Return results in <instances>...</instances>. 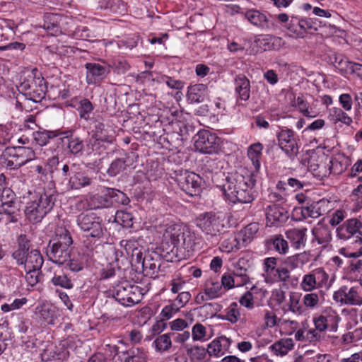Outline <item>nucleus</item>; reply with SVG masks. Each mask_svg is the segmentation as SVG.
Returning a JSON list of instances; mask_svg holds the SVG:
<instances>
[{"mask_svg": "<svg viewBox=\"0 0 362 362\" xmlns=\"http://www.w3.org/2000/svg\"><path fill=\"white\" fill-rule=\"evenodd\" d=\"M255 175L245 169L229 173L226 199L232 204H248L255 200Z\"/></svg>", "mask_w": 362, "mask_h": 362, "instance_id": "f257e3e1", "label": "nucleus"}, {"mask_svg": "<svg viewBox=\"0 0 362 362\" xmlns=\"http://www.w3.org/2000/svg\"><path fill=\"white\" fill-rule=\"evenodd\" d=\"M25 204L24 209L26 218L32 223H38L53 209L56 196L45 192H31L28 190L23 196Z\"/></svg>", "mask_w": 362, "mask_h": 362, "instance_id": "f03ea898", "label": "nucleus"}, {"mask_svg": "<svg viewBox=\"0 0 362 362\" xmlns=\"http://www.w3.org/2000/svg\"><path fill=\"white\" fill-rule=\"evenodd\" d=\"M18 247L11 255L18 266L25 271L41 270L44 259L40 250L31 249L30 240L25 234H21L17 239Z\"/></svg>", "mask_w": 362, "mask_h": 362, "instance_id": "7ed1b4c3", "label": "nucleus"}, {"mask_svg": "<svg viewBox=\"0 0 362 362\" xmlns=\"http://www.w3.org/2000/svg\"><path fill=\"white\" fill-rule=\"evenodd\" d=\"M72 243V238L68 230H58L55 237L48 244L47 255L49 259L58 264H64L70 258L69 247Z\"/></svg>", "mask_w": 362, "mask_h": 362, "instance_id": "20e7f679", "label": "nucleus"}, {"mask_svg": "<svg viewBox=\"0 0 362 362\" xmlns=\"http://www.w3.org/2000/svg\"><path fill=\"white\" fill-rule=\"evenodd\" d=\"M197 226L208 237L212 245L218 243V237L225 231V218L221 214L206 212L196 219Z\"/></svg>", "mask_w": 362, "mask_h": 362, "instance_id": "39448f33", "label": "nucleus"}, {"mask_svg": "<svg viewBox=\"0 0 362 362\" xmlns=\"http://www.w3.org/2000/svg\"><path fill=\"white\" fill-rule=\"evenodd\" d=\"M16 88L22 98L34 103L40 102L45 96L46 86L43 78L29 75Z\"/></svg>", "mask_w": 362, "mask_h": 362, "instance_id": "423d86ee", "label": "nucleus"}, {"mask_svg": "<svg viewBox=\"0 0 362 362\" xmlns=\"http://www.w3.org/2000/svg\"><path fill=\"white\" fill-rule=\"evenodd\" d=\"M77 224L80 229L86 233L87 237L100 239L106 230L103 218L93 211H86L77 216Z\"/></svg>", "mask_w": 362, "mask_h": 362, "instance_id": "0eeeda50", "label": "nucleus"}, {"mask_svg": "<svg viewBox=\"0 0 362 362\" xmlns=\"http://www.w3.org/2000/svg\"><path fill=\"white\" fill-rule=\"evenodd\" d=\"M144 288L124 281L118 284L113 290V297L124 306H132L139 303L143 298Z\"/></svg>", "mask_w": 362, "mask_h": 362, "instance_id": "6e6552de", "label": "nucleus"}, {"mask_svg": "<svg viewBox=\"0 0 362 362\" xmlns=\"http://www.w3.org/2000/svg\"><path fill=\"white\" fill-rule=\"evenodd\" d=\"M194 139V147L200 153L211 154L217 152L219 148L220 139L209 130L199 131Z\"/></svg>", "mask_w": 362, "mask_h": 362, "instance_id": "1a4fd4ad", "label": "nucleus"}, {"mask_svg": "<svg viewBox=\"0 0 362 362\" xmlns=\"http://www.w3.org/2000/svg\"><path fill=\"white\" fill-rule=\"evenodd\" d=\"M278 145L286 156L293 160L298 153V138L293 130L282 129L276 134Z\"/></svg>", "mask_w": 362, "mask_h": 362, "instance_id": "9d476101", "label": "nucleus"}, {"mask_svg": "<svg viewBox=\"0 0 362 362\" xmlns=\"http://www.w3.org/2000/svg\"><path fill=\"white\" fill-rule=\"evenodd\" d=\"M333 299L341 305H361L362 285H356L351 288L341 286L333 294Z\"/></svg>", "mask_w": 362, "mask_h": 362, "instance_id": "9b49d317", "label": "nucleus"}, {"mask_svg": "<svg viewBox=\"0 0 362 362\" xmlns=\"http://www.w3.org/2000/svg\"><path fill=\"white\" fill-rule=\"evenodd\" d=\"M362 223L356 218L345 221L337 228V235L341 240L354 239L355 243L362 245Z\"/></svg>", "mask_w": 362, "mask_h": 362, "instance_id": "f8f14e48", "label": "nucleus"}, {"mask_svg": "<svg viewBox=\"0 0 362 362\" xmlns=\"http://www.w3.org/2000/svg\"><path fill=\"white\" fill-rule=\"evenodd\" d=\"M178 185L187 194L193 197L199 194L202 178L197 174L185 170L177 178Z\"/></svg>", "mask_w": 362, "mask_h": 362, "instance_id": "ddd939ff", "label": "nucleus"}, {"mask_svg": "<svg viewBox=\"0 0 362 362\" xmlns=\"http://www.w3.org/2000/svg\"><path fill=\"white\" fill-rule=\"evenodd\" d=\"M267 226H281L288 219V211L279 204H269L265 208Z\"/></svg>", "mask_w": 362, "mask_h": 362, "instance_id": "4468645a", "label": "nucleus"}, {"mask_svg": "<svg viewBox=\"0 0 362 362\" xmlns=\"http://www.w3.org/2000/svg\"><path fill=\"white\" fill-rule=\"evenodd\" d=\"M86 78L88 83H97L103 81L108 74L110 69L107 66L98 63H86Z\"/></svg>", "mask_w": 362, "mask_h": 362, "instance_id": "2eb2a0df", "label": "nucleus"}, {"mask_svg": "<svg viewBox=\"0 0 362 362\" xmlns=\"http://www.w3.org/2000/svg\"><path fill=\"white\" fill-rule=\"evenodd\" d=\"M17 146L7 147L0 155V165L10 169H17L23 166Z\"/></svg>", "mask_w": 362, "mask_h": 362, "instance_id": "dca6fc26", "label": "nucleus"}, {"mask_svg": "<svg viewBox=\"0 0 362 362\" xmlns=\"http://www.w3.org/2000/svg\"><path fill=\"white\" fill-rule=\"evenodd\" d=\"M306 228H293L287 230L285 233L286 238L288 240L291 245L296 250L304 249L307 243Z\"/></svg>", "mask_w": 362, "mask_h": 362, "instance_id": "f3484780", "label": "nucleus"}, {"mask_svg": "<svg viewBox=\"0 0 362 362\" xmlns=\"http://www.w3.org/2000/svg\"><path fill=\"white\" fill-rule=\"evenodd\" d=\"M20 208L16 202L12 201L8 203L1 204L0 218L2 222L16 223L20 218Z\"/></svg>", "mask_w": 362, "mask_h": 362, "instance_id": "a211bd4d", "label": "nucleus"}, {"mask_svg": "<svg viewBox=\"0 0 362 362\" xmlns=\"http://www.w3.org/2000/svg\"><path fill=\"white\" fill-rule=\"evenodd\" d=\"M60 135H63L62 140H67L66 148L69 153L74 156H80L83 154V151L86 148L81 138L74 136L71 131L60 132Z\"/></svg>", "mask_w": 362, "mask_h": 362, "instance_id": "6ab92c4d", "label": "nucleus"}, {"mask_svg": "<svg viewBox=\"0 0 362 362\" xmlns=\"http://www.w3.org/2000/svg\"><path fill=\"white\" fill-rule=\"evenodd\" d=\"M241 15L250 22L252 25L261 28H269V19L266 14L255 8H250L246 10Z\"/></svg>", "mask_w": 362, "mask_h": 362, "instance_id": "aec40b11", "label": "nucleus"}, {"mask_svg": "<svg viewBox=\"0 0 362 362\" xmlns=\"http://www.w3.org/2000/svg\"><path fill=\"white\" fill-rule=\"evenodd\" d=\"M313 238L312 243H317L325 247L332 240V233L329 228L324 224L318 223L312 229Z\"/></svg>", "mask_w": 362, "mask_h": 362, "instance_id": "412c9836", "label": "nucleus"}, {"mask_svg": "<svg viewBox=\"0 0 362 362\" xmlns=\"http://www.w3.org/2000/svg\"><path fill=\"white\" fill-rule=\"evenodd\" d=\"M186 228L179 225L168 226L163 233L165 240H170L173 247L181 248L182 243V233H185ZM173 248L171 252L173 251Z\"/></svg>", "mask_w": 362, "mask_h": 362, "instance_id": "4be33fe9", "label": "nucleus"}, {"mask_svg": "<svg viewBox=\"0 0 362 362\" xmlns=\"http://www.w3.org/2000/svg\"><path fill=\"white\" fill-rule=\"evenodd\" d=\"M57 310L52 304L45 302L35 308V315L41 322L53 324Z\"/></svg>", "mask_w": 362, "mask_h": 362, "instance_id": "5701e85b", "label": "nucleus"}, {"mask_svg": "<svg viewBox=\"0 0 362 362\" xmlns=\"http://www.w3.org/2000/svg\"><path fill=\"white\" fill-rule=\"evenodd\" d=\"M235 91L238 94V99L247 101L250 97V82L243 74H238L234 78Z\"/></svg>", "mask_w": 362, "mask_h": 362, "instance_id": "b1692460", "label": "nucleus"}, {"mask_svg": "<svg viewBox=\"0 0 362 362\" xmlns=\"http://www.w3.org/2000/svg\"><path fill=\"white\" fill-rule=\"evenodd\" d=\"M325 204V202L320 200L316 202L307 203L305 206H302L299 209H296V211L298 210L300 211V214L302 218L303 219H307L308 218H317L322 216L325 211V210L322 209V205Z\"/></svg>", "mask_w": 362, "mask_h": 362, "instance_id": "393cba45", "label": "nucleus"}, {"mask_svg": "<svg viewBox=\"0 0 362 362\" xmlns=\"http://www.w3.org/2000/svg\"><path fill=\"white\" fill-rule=\"evenodd\" d=\"M207 86L202 83L190 86L187 93V100L190 103L204 102L207 96Z\"/></svg>", "mask_w": 362, "mask_h": 362, "instance_id": "a878e982", "label": "nucleus"}, {"mask_svg": "<svg viewBox=\"0 0 362 362\" xmlns=\"http://www.w3.org/2000/svg\"><path fill=\"white\" fill-rule=\"evenodd\" d=\"M119 245L125 250L127 255H131L132 262L135 263L136 261H141L143 255L137 240L135 239L122 240Z\"/></svg>", "mask_w": 362, "mask_h": 362, "instance_id": "bb28decb", "label": "nucleus"}, {"mask_svg": "<svg viewBox=\"0 0 362 362\" xmlns=\"http://www.w3.org/2000/svg\"><path fill=\"white\" fill-rule=\"evenodd\" d=\"M72 102L74 103L73 106L76 108L80 117L88 120L94 109L92 103L88 99L81 97L75 98Z\"/></svg>", "mask_w": 362, "mask_h": 362, "instance_id": "cd10ccee", "label": "nucleus"}, {"mask_svg": "<svg viewBox=\"0 0 362 362\" xmlns=\"http://www.w3.org/2000/svg\"><path fill=\"white\" fill-rule=\"evenodd\" d=\"M50 281L54 286L65 289H71L74 287L71 278L60 269L54 271L53 276L51 278Z\"/></svg>", "mask_w": 362, "mask_h": 362, "instance_id": "c85d7f7f", "label": "nucleus"}, {"mask_svg": "<svg viewBox=\"0 0 362 362\" xmlns=\"http://www.w3.org/2000/svg\"><path fill=\"white\" fill-rule=\"evenodd\" d=\"M100 6L104 9H108L111 12L122 15L127 11V4L122 0H100Z\"/></svg>", "mask_w": 362, "mask_h": 362, "instance_id": "c756f323", "label": "nucleus"}, {"mask_svg": "<svg viewBox=\"0 0 362 362\" xmlns=\"http://www.w3.org/2000/svg\"><path fill=\"white\" fill-rule=\"evenodd\" d=\"M69 183L71 189H76L90 185L92 183V180L84 173L75 170L73 175L69 177Z\"/></svg>", "mask_w": 362, "mask_h": 362, "instance_id": "7c9ffc66", "label": "nucleus"}, {"mask_svg": "<svg viewBox=\"0 0 362 362\" xmlns=\"http://www.w3.org/2000/svg\"><path fill=\"white\" fill-rule=\"evenodd\" d=\"M60 135V132L54 131H36L33 134V139L35 142L40 146H44L47 145L49 140L53 139Z\"/></svg>", "mask_w": 362, "mask_h": 362, "instance_id": "2f4dec72", "label": "nucleus"}, {"mask_svg": "<svg viewBox=\"0 0 362 362\" xmlns=\"http://www.w3.org/2000/svg\"><path fill=\"white\" fill-rule=\"evenodd\" d=\"M267 243L281 255L286 254L289 250L287 240L281 235L271 238Z\"/></svg>", "mask_w": 362, "mask_h": 362, "instance_id": "473e14b6", "label": "nucleus"}, {"mask_svg": "<svg viewBox=\"0 0 362 362\" xmlns=\"http://www.w3.org/2000/svg\"><path fill=\"white\" fill-rule=\"evenodd\" d=\"M109 188L102 192L100 194H96L93 197L95 201L93 207L95 209L108 208L112 206V202L110 199Z\"/></svg>", "mask_w": 362, "mask_h": 362, "instance_id": "72a5a7b5", "label": "nucleus"}, {"mask_svg": "<svg viewBox=\"0 0 362 362\" xmlns=\"http://www.w3.org/2000/svg\"><path fill=\"white\" fill-rule=\"evenodd\" d=\"M106 144H108L106 141H100L98 138L91 136L86 144V150L88 154H90L94 151L100 154L105 150Z\"/></svg>", "mask_w": 362, "mask_h": 362, "instance_id": "f704fd0d", "label": "nucleus"}, {"mask_svg": "<svg viewBox=\"0 0 362 362\" xmlns=\"http://www.w3.org/2000/svg\"><path fill=\"white\" fill-rule=\"evenodd\" d=\"M229 181V173L226 175L223 172H217L212 176L213 183L223 192L224 196H226L228 183Z\"/></svg>", "mask_w": 362, "mask_h": 362, "instance_id": "c9c22d12", "label": "nucleus"}, {"mask_svg": "<svg viewBox=\"0 0 362 362\" xmlns=\"http://www.w3.org/2000/svg\"><path fill=\"white\" fill-rule=\"evenodd\" d=\"M332 63L342 74H348L352 62L349 61L346 57L341 54H334Z\"/></svg>", "mask_w": 362, "mask_h": 362, "instance_id": "e433bc0d", "label": "nucleus"}, {"mask_svg": "<svg viewBox=\"0 0 362 362\" xmlns=\"http://www.w3.org/2000/svg\"><path fill=\"white\" fill-rule=\"evenodd\" d=\"M226 315L222 319L229 321L232 324L236 323L240 317V308L237 303H232L228 308L226 309Z\"/></svg>", "mask_w": 362, "mask_h": 362, "instance_id": "4c0bfd02", "label": "nucleus"}, {"mask_svg": "<svg viewBox=\"0 0 362 362\" xmlns=\"http://www.w3.org/2000/svg\"><path fill=\"white\" fill-rule=\"evenodd\" d=\"M94 133L92 136L100 139V141H106L107 144H112L113 137L107 134V132L105 128V124L101 122H97L94 127Z\"/></svg>", "mask_w": 362, "mask_h": 362, "instance_id": "58836bf2", "label": "nucleus"}, {"mask_svg": "<svg viewBox=\"0 0 362 362\" xmlns=\"http://www.w3.org/2000/svg\"><path fill=\"white\" fill-rule=\"evenodd\" d=\"M259 224L255 222L251 223L245 226V228L242 230L243 242L245 244L250 243L256 233L259 231Z\"/></svg>", "mask_w": 362, "mask_h": 362, "instance_id": "ea45409f", "label": "nucleus"}, {"mask_svg": "<svg viewBox=\"0 0 362 362\" xmlns=\"http://www.w3.org/2000/svg\"><path fill=\"white\" fill-rule=\"evenodd\" d=\"M222 286L218 281H209L206 284L204 289L208 298L214 299L219 297L222 294Z\"/></svg>", "mask_w": 362, "mask_h": 362, "instance_id": "a19ab883", "label": "nucleus"}, {"mask_svg": "<svg viewBox=\"0 0 362 362\" xmlns=\"http://www.w3.org/2000/svg\"><path fill=\"white\" fill-rule=\"evenodd\" d=\"M109 192L110 195H111L110 199L112 202V206L117 204L126 205L129 202V198L122 191L109 188Z\"/></svg>", "mask_w": 362, "mask_h": 362, "instance_id": "79ce46f5", "label": "nucleus"}, {"mask_svg": "<svg viewBox=\"0 0 362 362\" xmlns=\"http://www.w3.org/2000/svg\"><path fill=\"white\" fill-rule=\"evenodd\" d=\"M126 167V161L123 158H117L110 163L107 173L110 176L114 177L124 171Z\"/></svg>", "mask_w": 362, "mask_h": 362, "instance_id": "37998d69", "label": "nucleus"}, {"mask_svg": "<svg viewBox=\"0 0 362 362\" xmlns=\"http://www.w3.org/2000/svg\"><path fill=\"white\" fill-rule=\"evenodd\" d=\"M227 341L228 339L226 337H221L220 339H215L212 341L206 349L208 355L209 356H219L220 355L223 354L222 352V345L221 341Z\"/></svg>", "mask_w": 362, "mask_h": 362, "instance_id": "c03bdc74", "label": "nucleus"}, {"mask_svg": "<svg viewBox=\"0 0 362 362\" xmlns=\"http://www.w3.org/2000/svg\"><path fill=\"white\" fill-rule=\"evenodd\" d=\"M18 152L23 165L28 162L35 159V153L32 148L25 146H17Z\"/></svg>", "mask_w": 362, "mask_h": 362, "instance_id": "a18cd8bd", "label": "nucleus"}, {"mask_svg": "<svg viewBox=\"0 0 362 362\" xmlns=\"http://www.w3.org/2000/svg\"><path fill=\"white\" fill-rule=\"evenodd\" d=\"M272 39H274V41H278L279 42L281 40V38H272L269 35H260L255 37L254 42L260 49L267 50L271 49L270 42Z\"/></svg>", "mask_w": 362, "mask_h": 362, "instance_id": "49530a36", "label": "nucleus"}, {"mask_svg": "<svg viewBox=\"0 0 362 362\" xmlns=\"http://www.w3.org/2000/svg\"><path fill=\"white\" fill-rule=\"evenodd\" d=\"M152 261L153 258H151L150 255H146L144 257H143L142 255L141 261H136L135 263L141 264L144 270L148 269L149 274H153L158 270L159 266Z\"/></svg>", "mask_w": 362, "mask_h": 362, "instance_id": "de8ad7c7", "label": "nucleus"}, {"mask_svg": "<svg viewBox=\"0 0 362 362\" xmlns=\"http://www.w3.org/2000/svg\"><path fill=\"white\" fill-rule=\"evenodd\" d=\"M288 310L293 313L300 314L302 313L303 307L300 304V296L298 293H290Z\"/></svg>", "mask_w": 362, "mask_h": 362, "instance_id": "09e8293b", "label": "nucleus"}, {"mask_svg": "<svg viewBox=\"0 0 362 362\" xmlns=\"http://www.w3.org/2000/svg\"><path fill=\"white\" fill-rule=\"evenodd\" d=\"M156 347L159 351H167L171 346L170 337L168 334L158 337L154 341Z\"/></svg>", "mask_w": 362, "mask_h": 362, "instance_id": "8fccbe9b", "label": "nucleus"}, {"mask_svg": "<svg viewBox=\"0 0 362 362\" xmlns=\"http://www.w3.org/2000/svg\"><path fill=\"white\" fill-rule=\"evenodd\" d=\"M220 249L224 252H231L239 249L238 242L235 238L230 237L225 239L221 244Z\"/></svg>", "mask_w": 362, "mask_h": 362, "instance_id": "3c124183", "label": "nucleus"}, {"mask_svg": "<svg viewBox=\"0 0 362 362\" xmlns=\"http://www.w3.org/2000/svg\"><path fill=\"white\" fill-rule=\"evenodd\" d=\"M130 362H146L148 356L142 349L134 348L129 349Z\"/></svg>", "mask_w": 362, "mask_h": 362, "instance_id": "603ef678", "label": "nucleus"}, {"mask_svg": "<svg viewBox=\"0 0 362 362\" xmlns=\"http://www.w3.org/2000/svg\"><path fill=\"white\" fill-rule=\"evenodd\" d=\"M58 16L57 14H49L46 16V20L44 23V28L51 31L57 33L59 30L58 25Z\"/></svg>", "mask_w": 362, "mask_h": 362, "instance_id": "864d4df0", "label": "nucleus"}, {"mask_svg": "<svg viewBox=\"0 0 362 362\" xmlns=\"http://www.w3.org/2000/svg\"><path fill=\"white\" fill-rule=\"evenodd\" d=\"M26 303L27 299L25 298H17L15 299L11 304L4 303L1 305V310L4 313L10 312L11 310L21 308Z\"/></svg>", "mask_w": 362, "mask_h": 362, "instance_id": "5fc2aeb1", "label": "nucleus"}, {"mask_svg": "<svg viewBox=\"0 0 362 362\" xmlns=\"http://www.w3.org/2000/svg\"><path fill=\"white\" fill-rule=\"evenodd\" d=\"M317 281L315 280V277L313 276L312 272L308 274H305L303 276V281L301 282V287L304 291H312L317 286Z\"/></svg>", "mask_w": 362, "mask_h": 362, "instance_id": "6e6d98bb", "label": "nucleus"}, {"mask_svg": "<svg viewBox=\"0 0 362 362\" xmlns=\"http://www.w3.org/2000/svg\"><path fill=\"white\" fill-rule=\"evenodd\" d=\"M190 354L192 359L197 360L199 362L206 361L208 355L207 350L204 347L194 346L190 350Z\"/></svg>", "mask_w": 362, "mask_h": 362, "instance_id": "4d7b16f0", "label": "nucleus"}, {"mask_svg": "<svg viewBox=\"0 0 362 362\" xmlns=\"http://www.w3.org/2000/svg\"><path fill=\"white\" fill-rule=\"evenodd\" d=\"M331 320H332L331 317L328 318L324 315H320L317 317H315L313 319V322L316 330L319 331L320 332L326 330L329 327V322Z\"/></svg>", "mask_w": 362, "mask_h": 362, "instance_id": "13d9d810", "label": "nucleus"}, {"mask_svg": "<svg viewBox=\"0 0 362 362\" xmlns=\"http://www.w3.org/2000/svg\"><path fill=\"white\" fill-rule=\"evenodd\" d=\"M262 148V144L260 143L252 144L249 147L247 154L253 163L258 162Z\"/></svg>", "mask_w": 362, "mask_h": 362, "instance_id": "bf43d9fd", "label": "nucleus"}, {"mask_svg": "<svg viewBox=\"0 0 362 362\" xmlns=\"http://www.w3.org/2000/svg\"><path fill=\"white\" fill-rule=\"evenodd\" d=\"M287 30L296 37H302V33L299 25V18L296 16H291Z\"/></svg>", "mask_w": 362, "mask_h": 362, "instance_id": "052dcab7", "label": "nucleus"}, {"mask_svg": "<svg viewBox=\"0 0 362 362\" xmlns=\"http://www.w3.org/2000/svg\"><path fill=\"white\" fill-rule=\"evenodd\" d=\"M182 243L181 249L192 250L194 245V235L189 230L186 229L185 233H182Z\"/></svg>", "mask_w": 362, "mask_h": 362, "instance_id": "680f3d73", "label": "nucleus"}, {"mask_svg": "<svg viewBox=\"0 0 362 362\" xmlns=\"http://www.w3.org/2000/svg\"><path fill=\"white\" fill-rule=\"evenodd\" d=\"M180 308L176 304H170L165 306L160 314L163 320H168L173 317V315L177 313Z\"/></svg>", "mask_w": 362, "mask_h": 362, "instance_id": "e2e57ef3", "label": "nucleus"}, {"mask_svg": "<svg viewBox=\"0 0 362 362\" xmlns=\"http://www.w3.org/2000/svg\"><path fill=\"white\" fill-rule=\"evenodd\" d=\"M332 115L335 117L336 122H341L342 123L348 125L352 122V119L340 108H333Z\"/></svg>", "mask_w": 362, "mask_h": 362, "instance_id": "0e129e2a", "label": "nucleus"}, {"mask_svg": "<svg viewBox=\"0 0 362 362\" xmlns=\"http://www.w3.org/2000/svg\"><path fill=\"white\" fill-rule=\"evenodd\" d=\"M25 279L28 285L31 286H35L40 281V270L25 271Z\"/></svg>", "mask_w": 362, "mask_h": 362, "instance_id": "69168bd1", "label": "nucleus"}, {"mask_svg": "<svg viewBox=\"0 0 362 362\" xmlns=\"http://www.w3.org/2000/svg\"><path fill=\"white\" fill-rule=\"evenodd\" d=\"M192 338L194 340H202L206 337V328L200 323H197L192 327Z\"/></svg>", "mask_w": 362, "mask_h": 362, "instance_id": "338daca9", "label": "nucleus"}, {"mask_svg": "<svg viewBox=\"0 0 362 362\" xmlns=\"http://www.w3.org/2000/svg\"><path fill=\"white\" fill-rule=\"evenodd\" d=\"M221 286L226 290H229L236 286L235 284V276L226 273L224 274L221 277Z\"/></svg>", "mask_w": 362, "mask_h": 362, "instance_id": "774afa93", "label": "nucleus"}]
</instances>
